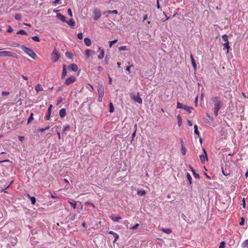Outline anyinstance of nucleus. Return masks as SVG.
Segmentation results:
<instances>
[{
    "instance_id": "f257e3e1",
    "label": "nucleus",
    "mask_w": 248,
    "mask_h": 248,
    "mask_svg": "<svg viewBox=\"0 0 248 248\" xmlns=\"http://www.w3.org/2000/svg\"><path fill=\"white\" fill-rule=\"evenodd\" d=\"M21 49L22 50L27 54L28 56H29L31 58L33 59H35L37 57L36 54L30 48L27 47L25 46H21Z\"/></svg>"
},
{
    "instance_id": "f03ea898",
    "label": "nucleus",
    "mask_w": 248,
    "mask_h": 248,
    "mask_svg": "<svg viewBox=\"0 0 248 248\" xmlns=\"http://www.w3.org/2000/svg\"><path fill=\"white\" fill-rule=\"evenodd\" d=\"M212 100L214 104V110H218L220 109L222 106V102L219 97L216 96L212 98Z\"/></svg>"
},
{
    "instance_id": "7ed1b4c3",
    "label": "nucleus",
    "mask_w": 248,
    "mask_h": 248,
    "mask_svg": "<svg viewBox=\"0 0 248 248\" xmlns=\"http://www.w3.org/2000/svg\"><path fill=\"white\" fill-rule=\"evenodd\" d=\"M10 57L15 58L16 59L18 58V56L16 54L8 51H0V57Z\"/></svg>"
},
{
    "instance_id": "20e7f679",
    "label": "nucleus",
    "mask_w": 248,
    "mask_h": 248,
    "mask_svg": "<svg viewBox=\"0 0 248 248\" xmlns=\"http://www.w3.org/2000/svg\"><path fill=\"white\" fill-rule=\"evenodd\" d=\"M130 98L135 102H137L140 104L142 103V99L139 96V93H138L137 94H135L134 93H130Z\"/></svg>"
},
{
    "instance_id": "39448f33",
    "label": "nucleus",
    "mask_w": 248,
    "mask_h": 248,
    "mask_svg": "<svg viewBox=\"0 0 248 248\" xmlns=\"http://www.w3.org/2000/svg\"><path fill=\"white\" fill-rule=\"evenodd\" d=\"M60 58L59 53L56 48H54L52 54V61L53 62H57Z\"/></svg>"
},
{
    "instance_id": "423d86ee",
    "label": "nucleus",
    "mask_w": 248,
    "mask_h": 248,
    "mask_svg": "<svg viewBox=\"0 0 248 248\" xmlns=\"http://www.w3.org/2000/svg\"><path fill=\"white\" fill-rule=\"evenodd\" d=\"M93 19L94 20H98L101 17V12L96 8H95L93 10Z\"/></svg>"
},
{
    "instance_id": "0eeeda50",
    "label": "nucleus",
    "mask_w": 248,
    "mask_h": 248,
    "mask_svg": "<svg viewBox=\"0 0 248 248\" xmlns=\"http://www.w3.org/2000/svg\"><path fill=\"white\" fill-rule=\"evenodd\" d=\"M76 80V78L73 76L68 78L65 81L64 84L66 85H69L71 83H74Z\"/></svg>"
},
{
    "instance_id": "6e6552de",
    "label": "nucleus",
    "mask_w": 248,
    "mask_h": 248,
    "mask_svg": "<svg viewBox=\"0 0 248 248\" xmlns=\"http://www.w3.org/2000/svg\"><path fill=\"white\" fill-rule=\"evenodd\" d=\"M202 150L204 153V155H200V158L201 162L202 163H204L205 160L207 159V155L205 150L204 148H203Z\"/></svg>"
},
{
    "instance_id": "1a4fd4ad",
    "label": "nucleus",
    "mask_w": 248,
    "mask_h": 248,
    "mask_svg": "<svg viewBox=\"0 0 248 248\" xmlns=\"http://www.w3.org/2000/svg\"><path fill=\"white\" fill-rule=\"evenodd\" d=\"M68 69L69 71L77 72L78 70V67L77 64L73 63L68 66Z\"/></svg>"
},
{
    "instance_id": "9d476101",
    "label": "nucleus",
    "mask_w": 248,
    "mask_h": 248,
    "mask_svg": "<svg viewBox=\"0 0 248 248\" xmlns=\"http://www.w3.org/2000/svg\"><path fill=\"white\" fill-rule=\"evenodd\" d=\"M97 91L98 95L100 97H103L104 95V87L103 85H98L97 87Z\"/></svg>"
},
{
    "instance_id": "9b49d317",
    "label": "nucleus",
    "mask_w": 248,
    "mask_h": 248,
    "mask_svg": "<svg viewBox=\"0 0 248 248\" xmlns=\"http://www.w3.org/2000/svg\"><path fill=\"white\" fill-rule=\"evenodd\" d=\"M52 107H53V106L51 104V105H49V107L48 108L47 113L46 115L45 116V118L47 120H49V119H50V115H51V110H52Z\"/></svg>"
},
{
    "instance_id": "f8f14e48",
    "label": "nucleus",
    "mask_w": 248,
    "mask_h": 248,
    "mask_svg": "<svg viewBox=\"0 0 248 248\" xmlns=\"http://www.w3.org/2000/svg\"><path fill=\"white\" fill-rule=\"evenodd\" d=\"M108 233L110 234H112V236H114V240L113 241L114 243L116 242V241L118 240V239H119V235L116 232H115L112 231H110L108 232Z\"/></svg>"
},
{
    "instance_id": "ddd939ff",
    "label": "nucleus",
    "mask_w": 248,
    "mask_h": 248,
    "mask_svg": "<svg viewBox=\"0 0 248 248\" xmlns=\"http://www.w3.org/2000/svg\"><path fill=\"white\" fill-rule=\"evenodd\" d=\"M66 109L65 108L61 109L59 111V115L61 118H63L66 115Z\"/></svg>"
},
{
    "instance_id": "4468645a",
    "label": "nucleus",
    "mask_w": 248,
    "mask_h": 248,
    "mask_svg": "<svg viewBox=\"0 0 248 248\" xmlns=\"http://www.w3.org/2000/svg\"><path fill=\"white\" fill-rule=\"evenodd\" d=\"M94 53V51L90 49H87L85 51V55L87 58H89L91 55Z\"/></svg>"
},
{
    "instance_id": "2eb2a0df",
    "label": "nucleus",
    "mask_w": 248,
    "mask_h": 248,
    "mask_svg": "<svg viewBox=\"0 0 248 248\" xmlns=\"http://www.w3.org/2000/svg\"><path fill=\"white\" fill-rule=\"evenodd\" d=\"M67 74L66 66L65 65H63L62 66V78H63L65 77Z\"/></svg>"
},
{
    "instance_id": "dca6fc26",
    "label": "nucleus",
    "mask_w": 248,
    "mask_h": 248,
    "mask_svg": "<svg viewBox=\"0 0 248 248\" xmlns=\"http://www.w3.org/2000/svg\"><path fill=\"white\" fill-rule=\"evenodd\" d=\"M110 219L113 220L114 222H118L120 219H122L121 217L120 216H111L109 217Z\"/></svg>"
},
{
    "instance_id": "f3484780",
    "label": "nucleus",
    "mask_w": 248,
    "mask_h": 248,
    "mask_svg": "<svg viewBox=\"0 0 248 248\" xmlns=\"http://www.w3.org/2000/svg\"><path fill=\"white\" fill-rule=\"evenodd\" d=\"M35 91L38 93L40 91H42L43 90V88L41 84L38 83L35 87Z\"/></svg>"
},
{
    "instance_id": "a211bd4d",
    "label": "nucleus",
    "mask_w": 248,
    "mask_h": 248,
    "mask_svg": "<svg viewBox=\"0 0 248 248\" xmlns=\"http://www.w3.org/2000/svg\"><path fill=\"white\" fill-rule=\"evenodd\" d=\"M84 42L85 44L88 46H90L92 44V42L90 39L88 37H86L84 38Z\"/></svg>"
},
{
    "instance_id": "6ab92c4d",
    "label": "nucleus",
    "mask_w": 248,
    "mask_h": 248,
    "mask_svg": "<svg viewBox=\"0 0 248 248\" xmlns=\"http://www.w3.org/2000/svg\"><path fill=\"white\" fill-rule=\"evenodd\" d=\"M27 197L31 200L32 204H35L36 202V199L35 197H31L29 194H27Z\"/></svg>"
},
{
    "instance_id": "aec40b11",
    "label": "nucleus",
    "mask_w": 248,
    "mask_h": 248,
    "mask_svg": "<svg viewBox=\"0 0 248 248\" xmlns=\"http://www.w3.org/2000/svg\"><path fill=\"white\" fill-rule=\"evenodd\" d=\"M161 231L167 234H170L172 232V230L169 228H162Z\"/></svg>"
},
{
    "instance_id": "412c9836",
    "label": "nucleus",
    "mask_w": 248,
    "mask_h": 248,
    "mask_svg": "<svg viewBox=\"0 0 248 248\" xmlns=\"http://www.w3.org/2000/svg\"><path fill=\"white\" fill-rule=\"evenodd\" d=\"M57 17L58 18H59V19H60L61 20H62L63 22L66 21L65 17L64 16H63L60 14H57Z\"/></svg>"
},
{
    "instance_id": "4be33fe9",
    "label": "nucleus",
    "mask_w": 248,
    "mask_h": 248,
    "mask_svg": "<svg viewBox=\"0 0 248 248\" xmlns=\"http://www.w3.org/2000/svg\"><path fill=\"white\" fill-rule=\"evenodd\" d=\"M183 109L186 110L188 113H191L192 110L193 109V108L186 105L184 107Z\"/></svg>"
},
{
    "instance_id": "5701e85b",
    "label": "nucleus",
    "mask_w": 248,
    "mask_h": 248,
    "mask_svg": "<svg viewBox=\"0 0 248 248\" xmlns=\"http://www.w3.org/2000/svg\"><path fill=\"white\" fill-rule=\"evenodd\" d=\"M105 56V52L103 49H102L100 53L98 55V58L99 60H102L104 58Z\"/></svg>"
},
{
    "instance_id": "b1692460",
    "label": "nucleus",
    "mask_w": 248,
    "mask_h": 248,
    "mask_svg": "<svg viewBox=\"0 0 248 248\" xmlns=\"http://www.w3.org/2000/svg\"><path fill=\"white\" fill-rule=\"evenodd\" d=\"M177 120H178V122H177L178 125L179 126H181L182 125V119L180 115H177Z\"/></svg>"
},
{
    "instance_id": "393cba45",
    "label": "nucleus",
    "mask_w": 248,
    "mask_h": 248,
    "mask_svg": "<svg viewBox=\"0 0 248 248\" xmlns=\"http://www.w3.org/2000/svg\"><path fill=\"white\" fill-rule=\"evenodd\" d=\"M65 22H66L70 26H75V22L74 21V20L73 19H71L67 21H66Z\"/></svg>"
},
{
    "instance_id": "a878e982",
    "label": "nucleus",
    "mask_w": 248,
    "mask_h": 248,
    "mask_svg": "<svg viewBox=\"0 0 248 248\" xmlns=\"http://www.w3.org/2000/svg\"><path fill=\"white\" fill-rule=\"evenodd\" d=\"M190 169L191 170V171H192V173H193V174L194 177L196 178H200L199 174L196 173L194 169L192 167H190Z\"/></svg>"
},
{
    "instance_id": "bb28decb",
    "label": "nucleus",
    "mask_w": 248,
    "mask_h": 248,
    "mask_svg": "<svg viewBox=\"0 0 248 248\" xmlns=\"http://www.w3.org/2000/svg\"><path fill=\"white\" fill-rule=\"evenodd\" d=\"M109 112L113 113L114 111V108L113 105V104L111 102L109 103Z\"/></svg>"
},
{
    "instance_id": "cd10ccee",
    "label": "nucleus",
    "mask_w": 248,
    "mask_h": 248,
    "mask_svg": "<svg viewBox=\"0 0 248 248\" xmlns=\"http://www.w3.org/2000/svg\"><path fill=\"white\" fill-rule=\"evenodd\" d=\"M186 177L187 180L189 182V184H192V182H191L192 178H191L190 174L189 173L187 172L186 174Z\"/></svg>"
},
{
    "instance_id": "c85d7f7f",
    "label": "nucleus",
    "mask_w": 248,
    "mask_h": 248,
    "mask_svg": "<svg viewBox=\"0 0 248 248\" xmlns=\"http://www.w3.org/2000/svg\"><path fill=\"white\" fill-rule=\"evenodd\" d=\"M223 46H224V49L226 48L227 49V53H228L229 50L230 48V46H229V43H224Z\"/></svg>"
},
{
    "instance_id": "c756f323",
    "label": "nucleus",
    "mask_w": 248,
    "mask_h": 248,
    "mask_svg": "<svg viewBox=\"0 0 248 248\" xmlns=\"http://www.w3.org/2000/svg\"><path fill=\"white\" fill-rule=\"evenodd\" d=\"M106 13L109 14H118V11L116 10H114L112 11L108 10L106 11Z\"/></svg>"
},
{
    "instance_id": "7c9ffc66",
    "label": "nucleus",
    "mask_w": 248,
    "mask_h": 248,
    "mask_svg": "<svg viewBox=\"0 0 248 248\" xmlns=\"http://www.w3.org/2000/svg\"><path fill=\"white\" fill-rule=\"evenodd\" d=\"M137 193L139 195L144 196L146 194V192L144 190H140L137 191Z\"/></svg>"
},
{
    "instance_id": "2f4dec72",
    "label": "nucleus",
    "mask_w": 248,
    "mask_h": 248,
    "mask_svg": "<svg viewBox=\"0 0 248 248\" xmlns=\"http://www.w3.org/2000/svg\"><path fill=\"white\" fill-rule=\"evenodd\" d=\"M17 34L27 35V33L23 30H20L16 32Z\"/></svg>"
},
{
    "instance_id": "473e14b6",
    "label": "nucleus",
    "mask_w": 248,
    "mask_h": 248,
    "mask_svg": "<svg viewBox=\"0 0 248 248\" xmlns=\"http://www.w3.org/2000/svg\"><path fill=\"white\" fill-rule=\"evenodd\" d=\"M194 133H195V134L197 135H198L199 136H200V132L198 131V126L196 124H195L194 125Z\"/></svg>"
},
{
    "instance_id": "72a5a7b5",
    "label": "nucleus",
    "mask_w": 248,
    "mask_h": 248,
    "mask_svg": "<svg viewBox=\"0 0 248 248\" xmlns=\"http://www.w3.org/2000/svg\"><path fill=\"white\" fill-rule=\"evenodd\" d=\"M223 40L224 41L225 43H229L228 36L226 34H224L222 36Z\"/></svg>"
},
{
    "instance_id": "f704fd0d",
    "label": "nucleus",
    "mask_w": 248,
    "mask_h": 248,
    "mask_svg": "<svg viewBox=\"0 0 248 248\" xmlns=\"http://www.w3.org/2000/svg\"><path fill=\"white\" fill-rule=\"evenodd\" d=\"M248 247V239L245 240L242 244V248H246Z\"/></svg>"
},
{
    "instance_id": "c9c22d12",
    "label": "nucleus",
    "mask_w": 248,
    "mask_h": 248,
    "mask_svg": "<svg viewBox=\"0 0 248 248\" xmlns=\"http://www.w3.org/2000/svg\"><path fill=\"white\" fill-rule=\"evenodd\" d=\"M117 41H118V40H117V39H115V40H114L109 41V42H108V43H109V47H111L114 44H115V43H117Z\"/></svg>"
},
{
    "instance_id": "e433bc0d",
    "label": "nucleus",
    "mask_w": 248,
    "mask_h": 248,
    "mask_svg": "<svg viewBox=\"0 0 248 248\" xmlns=\"http://www.w3.org/2000/svg\"><path fill=\"white\" fill-rule=\"evenodd\" d=\"M185 105H184L182 103H181L179 102L177 103V108H184V107H185Z\"/></svg>"
},
{
    "instance_id": "4c0bfd02",
    "label": "nucleus",
    "mask_w": 248,
    "mask_h": 248,
    "mask_svg": "<svg viewBox=\"0 0 248 248\" xmlns=\"http://www.w3.org/2000/svg\"><path fill=\"white\" fill-rule=\"evenodd\" d=\"M181 152L183 154V155H186V148L184 147V145L183 144H182V146H181Z\"/></svg>"
},
{
    "instance_id": "58836bf2",
    "label": "nucleus",
    "mask_w": 248,
    "mask_h": 248,
    "mask_svg": "<svg viewBox=\"0 0 248 248\" xmlns=\"http://www.w3.org/2000/svg\"><path fill=\"white\" fill-rule=\"evenodd\" d=\"M68 202L73 207L74 209H75L76 208L77 203L76 202H72L71 201H68Z\"/></svg>"
},
{
    "instance_id": "ea45409f",
    "label": "nucleus",
    "mask_w": 248,
    "mask_h": 248,
    "mask_svg": "<svg viewBox=\"0 0 248 248\" xmlns=\"http://www.w3.org/2000/svg\"><path fill=\"white\" fill-rule=\"evenodd\" d=\"M66 57H67L69 59H72V54L71 53L69 52H66L65 54Z\"/></svg>"
},
{
    "instance_id": "a19ab883",
    "label": "nucleus",
    "mask_w": 248,
    "mask_h": 248,
    "mask_svg": "<svg viewBox=\"0 0 248 248\" xmlns=\"http://www.w3.org/2000/svg\"><path fill=\"white\" fill-rule=\"evenodd\" d=\"M33 114L32 113H31L30 116L29 117V118L28 119V122H27L28 124H29L31 122V121L33 120Z\"/></svg>"
},
{
    "instance_id": "79ce46f5",
    "label": "nucleus",
    "mask_w": 248,
    "mask_h": 248,
    "mask_svg": "<svg viewBox=\"0 0 248 248\" xmlns=\"http://www.w3.org/2000/svg\"><path fill=\"white\" fill-rule=\"evenodd\" d=\"M49 128H50L49 126H46L45 128H39V131L41 132H43L49 129Z\"/></svg>"
},
{
    "instance_id": "37998d69",
    "label": "nucleus",
    "mask_w": 248,
    "mask_h": 248,
    "mask_svg": "<svg viewBox=\"0 0 248 248\" xmlns=\"http://www.w3.org/2000/svg\"><path fill=\"white\" fill-rule=\"evenodd\" d=\"M31 38L33 41L36 42H39L40 41L39 38L37 36H33Z\"/></svg>"
},
{
    "instance_id": "c03bdc74",
    "label": "nucleus",
    "mask_w": 248,
    "mask_h": 248,
    "mask_svg": "<svg viewBox=\"0 0 248 248\" xmlns=\"http://www.w3.org/2000/svg\"><path fill=\"white\" fill-rule=\"evenodd\" d=\"M21 15L19 14H16L15 16V18L17 20H20L21 19Z\"/></svg>"
},
{
    "instance_id": "a18cd8bd",
    "label": "nucleus",
    "mask_w": 248,
    "mask_h": 248,
    "mask_svg": "<svg viewBox=\"0 0 248 248\" xmlns=\"http://www.w3.org/2000/svg\"><path fill=\"white\" fill-rule=\"evenodd\" d=\"M206 115H207V117H208L209 119H207L205 122H206V123H208L211 125V123H210L209 120L213 121V119L212 117H211L209 115H208V114H207Z\"/></svg>"
},
{
    "instance_id": "49530a36",
    "label": "nucleus",
    "mask_w": 248,
    "mask_h": 248,
    "mask_svg": "<svg viewBox=\"0 0 248 248\" xmlns=\"http://www.w3.org/2000/svg\"><path fill=\"white\" fill-rule=\"evenodd\" d=\"M225 246V243L224 241H222L219 245L218 248H224Z\"/></svg>"
},
{
    "instance_id": "de8ad7c7",
    "label": "nucleus",
    "mask_w": 248,
    "mask_h": 248,
    "mask_svg": "<svg viewBox=\"0 0 248 248\" xmlns=\"http://www.w3.org/2000/svg\"><path fill=\"white\" fill-rule=\"evenodd\" d=\"M87 88L91 92H92L93 90V88L91 84H88L87 86Z\"/></svg>"
},
{
    "instance_id": "09e8293b",
    "label": "nucleus",
    "mask_w": 248,
    "mask_h": 248,
    "mask_svg": "<svg viewBox=\"0 0 248 248\" xmlns=\"http://www.w3.org/2000/svg\"><path fill=\"white\" fill-rule=\"evenodd\" d=\"M85 204H86V205H89L92 206L93 208H95L94 204L93 203H92V202H85Z\"/></svg>"
},
{
    "instance_id": "8fccbe9b",
    "label": "nucleus",
    "mask_w": 248,
    "mask_h": 248,
    "mask_svg": "<svg viewBox=\"0 0 248 248\" xmlns=\"http://www.w3.org/2000/svg\"><path fill=\"white\" fill-rule=\"evenodd\" d=\"M191 63H192V65L194 68V69L195 70L196 69V62L195 61V60H193L191 61Z\"/></svg>"
},
{
    "instance_id": "3c124183",
    "label": "nucleus",
    "mask_w": 248,
    "mask_h": 248,
    "mask_svg": "<svg viewBox=\"0 0 248 248\" xmlns=\"http://www.w3.org/2000/svg\"><path fill=\"white\" fill-rule=\"evenodd\" d=\"M139 225H140L139 224L137 223L134 226L132 227L130 229L132 230H135L139 226Z\"/></svg>"
},
{
    "instance_id": "603ef678",
    "label": "nucleus",
    "mask_w": 248,
    "mask_h": 248,
    "mask_svg": "<svg viewBox=\"0 0 248 248\" xmlns=\"http://www.w3.org/2000/svg\"><path fill=\"white\" fill-rule=\"evenodd\" d=\"M7 31L8 32H10V33H11L13 31V30L11 26H8V28Z\"/></svg>"
},
{
    "instance_id": "864d4df0",
    "label": "nucleus",
    "mask_w": 248,
    "mask_h": 248,
    "mask_svg": "<svg viewBox=\"0 0 248 248\" xmlns=\"http://www.w3.org/2000/svg\"><path fill=\"white\" fill-rule=\"evenodd\" d=\"M77 37L79 39H82V38H83V35H82V33L81 32L80 33H78V35H77Z\"/></svg>"
},
{
    "instance_id": "5fc2aeb1",
    "label": "nucleus",
    "mask_w": 248,
    "mask_h": 248,
    "mask_svg": "<svg viewBox=\"0 0 248 248\" xmlns=\"http://www.w3.org/2000/svg\"><path fill=\"white\" fill-rule=\"evenodd\" d=\"M9 94H10V93L8 92H2L1 93V95L2 96L8 95H9Z\"/></svg>"
},
{
    "instance_id": "6e6d98bb",
    "label": "nucleus",
    "mask_w": 248,
    "mask_h": 248,
    "mask_svg": "<svg viewBox=\"0 0 248 248\" xmlns=\"http://www.w3.org/2000/svg\"><path fill=\"white\" fill-rule=\"evenodd\" d=\"M67 13H68V14L71 16L72 17L73 16V15H72V11L71 10V9L69 8L67 10Z\"/></svg>"
},
{
    "instance_id": "4d7b16f0",
    "label": "nucleus",
    "mask_w": 248,
    "mask_h": 248,
    "mask_svg": "<svg viewBox=\"0 0 248 248\" xmlns=\"http://www.w3.org/2000/svg\"><path fill=\"white\" fill-rule=\"evenodd\" d=\"M245 219L243 217L241 218V220L239 223L240 226H243L244 224Z\"/></svg>"
},
{
    "instance_id": "13d9d810",
    "label": "nucleus",
    "mask_w": 248,
    "mask_h": 248,
    "mask_svg": "<svg viewBox=\"0 0 248 248\" xmlns=\"http://www.w3.org/2000/svg\"><path fill=\"white\" fill-rule=\"evenodd\" d=\"M119 49L120 51L125 50H126V46H120V47H119Z\"/></svg>"
},
{
    "instance_id": "bf43d9fd",
    "label": "nucleus",
    "mask_w": 248,
    "mask_h": 248,
    "mask_svg": "<svg viewBox=\"0 0 248 248\" xmlns=\"http://www.w3.org/2000/svg\"><path fill=\"white\" fill-rule=\"evenodd\" d=\"M70 126L69 125H66L64 126L63 128V132H65L66 131L68 130L69 129Z\"/></svg>"
},
{
    "instance_id": "052dcab7",
    "label": "nucleus",
    "mask_w": 248,
    "mask_h": 248,
    "mask_svg": "<svg viewBox=\"0 0 248 248\" xmlns=\"http://www.w3.org/2000/svg\"><path fill=\"white\" fill-rule=\"evenodd\" d=\"M62 101V97H60L58 98V100H57V104H59L60 103H61Z\"/></svg>"
},
{
    "instance_id": "680f3d73",
    "label": "nucleus",
    "mask_w": 248,
    "mask_h": 248,
    "mask_svg": "<svg viewBox=\"0 0 248 248\" xmlns=\"http://www.w3.org/2000/svg\"><path fill=\"white\" fill-rule=\"evenodd\" d=\"M18 139L20 141H23L25 139V137L24 136H19L18 137Z\"/></svg>"
},
{
    "instance_id": "e2e57ef3",
    "label": "nucleus",
    "mask_w": 248,
    "mask_h": 248,
    "mask_svg": "<svg viewBox=\"0 0 248 248\" xmlns=\"http://www.w3.org/2000/svg\"><path fill=\"white\" fill-rule=\"evenodd\" d=\"M130 68V66H127L126 67V70L128 72V74H130V73H131Z\"/></svg>"
},
{
    "instance_id": "0e129e2a",
    "label": "nucleus",
    "mask_w": 248,
    "mask_h": 248,
    "mask_svg": "<svg viewBox=\"0 0 248 248\" xmlns=\"http://www.w3.org/2000/svg\"><path fill=\"white\" fill-rule=\"evenodd\" d=\"M22 78L24 79V80H28V77L26 76H24V75H22L21 76Z\"/></svg>"
},
{
    "instance_id": "69168bd1",
    "label": "nucleus",
    "mask_w": 248,
    "mask_h": 248,
    "mask_svg": "<svg viewBox=\"0 0 248 248\" xmlns=\"http://www.w3.org/2000/svg\"><path fill=\"white\" fill-rule=\"evenodd\" d=\"M13 46L19 47L20 46V45L18 43H14L13 44Z\"/></svg>"
},
{
    "instance_id": "338daca9",
    "label": "nucleus",
    "mask_w": 248,
    "mask_h": 248,
    "mask_svg": "<svg viewBox=\"0 0 248 248\" xmlns=\"http://www.w3.org/2000/svg\"><path fill=\"white\" fill-rule=\"evenodd\" d=\"M243 207L244 208L246 207V202L244 198L243 199Z\"/></svg>"
},
{
    "instance_id": "774afa93",
    "label": "nucleus",
    "mask_w": 248,
    "mask_h": 248,
    "mask_svg": "<svg viewBox=\"0 0 248 248\" xmlns=\"http://www.w3.org/2000/svg\"><path fill=\"white\" fill-rule=\"evenodd\" d=\"M187 123L189 126H191L192 125V123L190 120H187Z\"/></svg>"
}]
</instances>
